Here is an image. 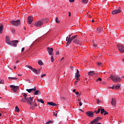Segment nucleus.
Here are the masks:
<instances>
[{
    "instance_id": "nucleus-46",
    "label": "nucleus",
    "mask_w": 124,
    "mask_h": 124,
    "mask_svg": "<svg viewBox=\"0 0 124 124\" xmlns=\"http://www.w3.org/2000/svg\"><path fill=\"white\" fill-rule=\"evenodd\" d=\"M82 105H83V103H82V102L80 101L79 103V106H82Z\"/></svg>"
},
{
    "instance_id": "nucleus-18",
    "label": "nucleus",
    "mask_w": 124,
    "mask_h": 124,
    "mask_svg": "<svg viewBox=\"0 0 124 124\" xmlns=\"http://www.w3.org/2000/svg\"><path fill=\"white\" fill-rule=\"evenodd\" d=\"M33 94L35 95H40V94H41V92L39 90H35L34 93H33Z\"/></svg>"
},
{
    "instance_id": "nucleus-25",
    "label": "nucleus",
    "mask_w": 124,
    "mask_h": 124,
    "mask_svg": "<svg viewBox=\"0 0 124 124\" xmlns=\"http://www.w3.org/2000/svg\"><path fill=\"white\" fill-rule=\"evenodd\" d=\"M15 111L16 112H20V109H19V108H18V106L16 107Z\"/></svg>"
},
{
    "instance_id": "nucleus-9",
    "label": "nucleus",
    "mask_w": 124,
    "mask_h": 124,
    "mask_svg": "<svg viewBox=\"0 0 124 124\" xmlns=\"http://www.w3.org/2000/svg\"><path fill=\"white\" fill-rule=\"evenodd\" d=\"M54 51V48L52 47H47V52L50 56L53 55V52Z\"/></svg>"
},
{
    "instance_id": "nucleus-63",
    "label": "nucleus",
    "mask_w": 124,
    "mask_h": 124,
    "mask_svg": "<svg viewBox=\"0 0 124 124\" xmlns=\"http://www.w3.org/2000/svg\"><path fill=\"white\" fill-rule=\"evenodd\" d=\"M79 111H81V112H84V111H83V110H82V109H79Z\"/></svg>"
},
{
    "instance_id": "nucleus-43",
    "label": "nucleus",
    "mask_w": 124,
    "mask_h": 124,
    "mask_svg": "<svg viewBox=\"0 0 124 124\" xmlns=\"http://www.w3.org/2000/svg\"><path fill=\"white\" fill-rule=\"evenodd\" d=\"M45 76H46V74H43L41 76V78H43V77H45Z\"/></svg>"
},
{
    "instance_id": "nucleus-6",
    "label": "nucleus",
    "mask_w": 124,
    "mask_h": 124,
    "mask_svg": "<svg viewBox=\"0 0 124 124\" xmlns=\"http://www.w3.org/2000/svg\"><path fill=\"white\" fill-rule=\"evenodd\" d=\"M10 87L14 93H16L17 91L19 90V86H18L10 85Z\"/></svg>"
},
{
    "instance_id": "nucleus-7",
    "label": "nucleus",
    "mask_w": 124,
    "mask_h": 124,
    "mask_svg": "<svg viewBox=\"0 0 124 124\" xmlns=\"http://www.w3.org/2000/svg\"><path fill=\"white\" fill-rule=\"evenodd\" d=\"M78 35H74V36H72L70 39H68L67 40V38H68V37H66V41H68V43H71V42L72 41V40H74V39L75 38H76V37H77Z\"/></svg>"
},
{
    "instance_id": "nucleus-52",
    "label": "nucleus",
    "mask_w": 124,
    "mask_h": 124,
    "mask_svg": "<svg viewBox=\"0 0 124 124\" xmlns=\"http://www.w3.org/2000/svg\"><path fill=\"white\" fill-rule=\"evenodd\" d=\"M53 115H54V116H57V113H56V112H53Z\"/></svg>"
},
{
    "instance_id": "nucleus-13",
    "label": "nucleus",
    "mask_w": 124,
    "mask_h": 124,
    "mask_svg": "<svg viewBox=\"0 0 124 124\" xmlns=\"http://www.w3.org/2000/svg\"><path fill=\"white\" fill-rule=\"evenodd\" d=\"M86 114L88 117H90V118H93V111H87Z\"/></svg>"
},
{
    "instance_id": "nucleus-1",
    "label": "nucleus",
    "mask_w": 124,
    "mask_h": 124,
    "mask_svg": "<svg viewBox=\"0 0 124 124\" xmlns=\"http://www.w3.org/2000/svg\"><path fill=\"white\" fill-rule=\"evenodd\" d=\"M6 42L8 44L11 45V46H13L14 47H17V43L19 42L18 40L12 41V42L9 41V37L7 36H6Z\"/></svg>"
},
{
    "instance_id": "nucleus-11",
    "label": "nucleus",
    "mask_w": 124,
    "mask_h": 124,
    "mask_svg": "<svg viewBox=\"0 0 124 124\" xmlns=\"http://www.w3.org/2000/svg\"><path fill=\"white\" fill-rule=\"evenodd\" d=\"M32 22H33V17H32V16H29L28 18V24L31 25V23H32Z\"/></svg>"
},
{
    "instance_id": "nucleus-8",
    "label": "nucleus",
    "mask_w": 124,
    "mask_h": 124,
    "mask_svg": "<svg viewBox=\"0 0 124 124\" xmlns=\"http://www.w3.org/2000/svg\"><path fill=\"white\" fill-rule=\"evenodd\" d=\"M121 8H119L118 9L114 10L112 12V14L113 15H116V14H118V13H121Z\"/></svg>"
},
{
    "instance_id": "nucleus-21",
    "label": "nucleus",
    "mask_w": 124,
    "mask_h": 124,
    "mask_svg": "<svg viewBox=\"0 0 124 124\" xmlns=\"http://www.w3.org/2000/svg\"><path fill=\"white\" fill-rule=\"evenodd\" d=\"M3 30V25H0V33H2V31Z\"/></svg>"
},
{
    "instance_id": "nucleus-49",
    "label": "nucleus",
    "mask_w": 124,
    "mask_h": 124,
    "mask_svg": "<svg viewBox=\"0 0 124 124\" xmlns=\"http://www.w3.org/2000/svg\"><path fill=\"white\" fill-rule=\"evenodd\" d=\"M77 83H78V81L76 80L75 83H74V85H75V86H76V85H77Z\"/></svg>"
},
{
    "instance_id": "nucleus-56",
    "label": "nucleus",
    "mask_w": 124,
    "mask_h": 124,
    "mask_svg": "<svg viewBox=\"0 0 124 124\" xmlns=\"http://www.w3.org/2000/svg\"><path fill=\"white\" fill-rule=\"evenodd\" d=\"M69 17H71V13L70 12H69Z\"/></svg>"
},
{
    "instance_id": "nucleus-48",
    "label": "nucleus",
    "mask_w": 124,
    "mask_h": 124,
    "mask_svg": "<svg viewBox=\"0 0 124 124\" xmlns=\"http://www.w3.org/2000/svg\"><path fill=\"white\" fill-rule=\"evenodd\" d=\"M12 32H13V33H15V30L12 29Z\"/></svg>"
},
{
    "instance_id": "nucleus-26",
    "label": "nucleus",
    "mask_w": 124,
    "mask_h": 124,
    "mask_svg": "<svg viewBox=\"0 0 124 124\" xmlns=\"http://www.w3.org/2000/svg\"><path fill=\"white\" fill-rule=\"evenodd\" d=\"M38 64H39V65H43V62H42L41 60H39Z\"/></svg>"
},
{
    "instance_id": "nucleus-54",
    "label": "nucleus",
    "mask_w": 124,
    "mask_h": 124,
    "mask_svg": "<svg viewBox=\"0 0 124 124\" xmlns=\"http://www.w3.org/2000/svg\"><path fill=\"white\" fill-rule=\"evenodd\" d=\"M79 70L78 69H77V72L76 73H77V74H79Z\"/></svg>"
},
{
    "instance_id": "nucleus-37",
    "label": "nucleus",
    "mask_w": 124,
    "mask_h": 124,
    "mask_svg": "<svg viewBox=\"0 0 124 124\" xmlns=\"http://www.w3.org/2000/svg\"><path fill=\"white\" fill-rule=\"evenodd\" d=\"M97 32H98V33L101 32V30L99 28L97 29Z\"/></svg>"
},
{
    "instance_id": "nucleus-51",
    "label": "nucleus",
    "mask_w": 124,
    "mask_h": 124,
    "mask_svg": "<svg viewBox=\"0 0 124 124\" xmlns=\"http://www.w3.org/2000/svg\"><path fill=\"white\" fill-rule=\"evenodd\" d=\"M24 51H25V47H23L22 49H21V52H23Z\"/></svg>"
},
{
    "instance_id": "nucleus-50",
    "label": "nucleus",
    "mask_w": 124,
    "mask_h": 124,
    "mask_svg": "<svg viewBox=\"0 0 124 124\" xmlns=\"http://www.w3.org/2000/svg\"><path fill=\"white\" fill-rule=\"evenodd\" d=\"M100 102V100L97 99V104H98V103H99Z\"/></svg>"
},
{
    "instance_id": "nucleus-40",
    "label": "nucleus",
    "mask_w": 124,
    "mask_h": 124,
    "mask_svg": "<svg viewBox=\"0 0 124 124\" xmlns=\"http://www.w3.org/2000/svg\"><path fill=\"white\" fill-rule=\"evenodd\" d=\"M93 47L94 48H96V47H97V45L95 44H93Z\"/></svg>"
},
{
    "instance_id": "nucleus-12",
    "label": "nucleus",
    "mask_w": 124,
    "mask_h": 124,
    "mask_svg": "<svg viewBox=\"0 0 124 124\" xmlns=\"http://www.w3.org/2000/svg\"><path fill=\"white\" fill-rule=\"evenodd\" d=\"M118 47L121 53L124 52V46H123L118 45Z\"/></svg>"
},
{
    "instance_id": "nucleus-32",
    "label": "nucleus",
    "mask_w": 124,
    "mask_h": 124,
    "mask_svg": "<svg viewBox=\"0 0 124 124\" xmlns=\"http://www.w3.org/2000/svg\"><path fill=\"white\" fill-rule=\"evenodd\" d=\"M55 21L57 24H59V23H60V20H59V18L56 17L55 19Z\"/></svg>"
},
{
    "instance_id": "nucleus-61",
    "label": "nucleus",
    "mask_w": 124,
    "mask_h": 124,
    "mask_svg": "<svg viewBox=\"0 0 124 124\" xmlns=\"http://www.w3.org/2000/svg\"><path fill=\"white\" fill-rule=\"evenodd\" d=\"M71 43H68V41H67V43L66 44V45H69Z\"/></svg>"
},
{
    "instance_id": "nucleus-55",
    "label": "nucleus",
    "mask_w": 124,
    "mask_h": 124,
    "mask_svg": "<svg viewBox=\"0 0 124 124\" xmlns=\"http://www.w3.org/2000/svg\"><path fill=\"white\" fill-rule=\"evenodd\" d=\"M111 88L112 89V90H114V89H115V86H112Z\"/></svg>"
},
{
    "instance_id": "nucleus-23",
    "label": "nucleus",
    "mask_w": 124,
    "mask_h": 124,
    "mask_svg": "<svg viewBox=\"0 0 124 124\" xmlns=\"http://www.w3.org/2000/svg\"><path fill=\"white\" fill-rule=\"evenodd\" d=\"M37 100L38 101V102H41V103H44V101H43V100L42 99H37Z\"/></svg>"
},
{
    "instance_id": "nucleus-16",
    "label": "nucleus",
    "mask_w": 124,
    "mask_h": 124,
    "mask_svg": "<svg viewBox=\"0 0 124 124\" xmlns=\"http://www.w3.org/2000/svg\"><path fill=\"white\" fill-rule=\"evenodd\" d=\"M73 42L74 43H75V44H80V39L77 38L73 40Z\"/></svg>"
},
{
    "instance_id": "nucleus-60",
    "label": "nucleus",
    "mask_w": 124,
    "mask_h": 124,
    "mask_svg": "<svg viewBox=\"0 0 124 124\" xmlns=\"http://www.w3.org/2000/svg\"><path fill=\"white\" fill-rule=\"evenodd\" d=\"M76 94H79L78 92H76Z\"/></svg>"
},
{
    "instance_id": "nucleus-31",
    "label": "nucleus",
    "mask_w": 124,
    "mask_h": 124,
    "mask_svg": "<svg viewBox=\"0 0 124 124\" xmlns=\"http://www.w3.org/2000/svg\"><path fill=\"white\" fill-rule=\"evenodd\" d=\"M100 112V109L99 108L98 109V111L94 110V113H95V114H99Z\"/></svg>"
},
{
    "instance_id": "nucleus-41",
    "label": "nucleus",
    "mask_w": 124,
    "mask_h": 124,
    "mask_svg": "<svg viewBox=\"0 0 124 124\" xmlns=\"http://www.w3.org/2000/svg\"><path fill=\"white\" fill-rule=\"evenodd\" d=\"M97 65H98L99 66H101V65H102V63L98 62H97Z\"/></svg>"
},
{
    "instance_id": "nucleus-14",
    "label": "nucleus",
    "mask_w": 124,
    "mask_h": 124,
    "mask_svg": "<svg viewBox=\"0 0 124 124\" xmlns=\"http://www.w3.org/2000/svg\"><path fill=\"white\" fill-rule=\"evenodd\" d=\"M27 92H29V93H31V92L36 91V87H34L33 88L30 89H26Z\"/></svg>"
},
{
    "instance_id": "nucleus-17",
    "label": "nucleus",
    "mask_w": 124,
    "mask_h": 124,
    "mask_svg": "<svg viewBox=\"0 0 124 124\" xmlns=\"http://www.w3.org/2000/svg\"><path fill=\"white\" fill-rule=\"evenodd\" d=\"M47 104L49 105V106H57V104L53 102H48Z\"/></svg>"
},
{
    "instance_id": "nucleus-39",
    "label": "nucleus",
    "mask_w": 124,
    "mask_h": 124,
    "mask_svg": "<svg viewBox=\"0 0 124 124\" xmlns=\"http://www.w3.org/2000/svg\"><path fill=\"white\" fill-rule=\"evenodd\" d=\"M32 104L34 106H35V107H37V104H36V103L34 101L32 103Z\"/></svg>"
},
{
    "instance_id": "nucleus-45",
    "label": "nucleus",
    "mask_w": 124,
    "mask_h": 124,
    "mask_svg": "<svg viewBox=\"0 0 124 124\" xmlns=\"http://www.w3.org/2000/svg\"><path fill=\"white\" fill-rule=\"evenodd\" d=\"M30 108L32 110H34V106H31V107H30Z\"/></svg>"
},
{
    "instance_id": "nucleus-53",
    "label": "nucleus",
    "mask_w": 124,
    "mask_h": 124,
    "mask_svg": "<svg viewBox=\"0 0 124 124\" xmlns=\"http://www.w3.org/2000/svg\"><path fill=\"white\" fill-rule=\"evenodd\" d=\"M69 1H70V2H74V0H69Z\"/></svg>"
},
{
    "instance_id": "nucleus-58",
    "label": "nucleus",
    "mask_w": 124,
    "mask_h": 124,
    "mask_svg": "<svg viewBox=\"0 0 124 124\" xmlns=\"http://www.w3.org/2000/svg\"><path fill=\"white\" fill-rule=\"evenodd\" d=\"M73 93H76V89H74V90H73Z\"/></svg>"
},
{
    "instance_id": "nucleus-19",
    "label": "nucleus",
    "mask_w": 124,
    "mask_h": 124,
    "mask_svg": "<svg viewBox=\"0 0 124 124\" xmlns=\"http://www.w3.org/2000/svg\"><path fill=\"white\" fill-rule=\"evenodd\" d=\"M101 119H102V118H101L100 117H97V118L94 119V120L95 122V123H98V122L100 120H101Z\"/></svg>"
},
{
    "instance_id": "nucleus-36",
    "label": "nucleus",
    "mask_w": 124,
    "mask_h": 124,
    "mask_svg": "<svg viewBox=\"0 0 124 124\" xmlns=\"http://www.w3.org/2000/svg\"><path fill=\"white\" fill-rule=\"evenodd\" d=\"M82 2H83V3H88V0H82Z\"/></svg>"
},
{
    "instance_id": "nucleus-22",
    "label": "nucleus",
    "mask_w": 124,
    "mask_h": 124,
    "mask_svg": "<svg viewBox=\"0 0 124 124\" xmlns=\"http://www.w3.org/2000/svg\"><path fill=\"white\" fill-rule=\"evenodd\" d=\"M23 96H24V98L26 99L28 98V94L26 93H22Z\"/></svg>"
},
{
    "instance_id": "nucleus-59",
    "label": "nucleus",
    "mask_w": 124,
    "mask_h": 124,
    "mask_svg": "<svg viewBox=\"0 0 124 124\" xmlns=\"http://www.w3.org/2000/svg\"><path fill=\"white\" fill-rule=\"evenodd\" d=\"M77 81H78V80H79V78H77V77H75Z\"/></svg>"
},
{
    "instance_id": "nucleus-29",
    "label": "nucleus",
    "mask_w": 124,
    "mask_h": 124,
    "mask_svg": "<svg viewBox=\"0 0 124 124\" xmlns=\"http://www.w3.org/2000/svg\"><path fill=\"white\" fill-rule=\"evenodd\" d=\"M104 112H105V109H104V108H102L101 109V114L102 115H103V114L104 113Z\"/></svg>"
},
{
    "instance_id": "nucleus-30",
    "label": "nucleus",
    "mask_w": 124,
    "mask_h": 124,
    "mask_svg": "<svg viewBox=\"0 0 124 124\" xmlns=\"http://www.w3.org/2000/svg\"><path fill=\"white\" fill-rule=\"evenodd\" d=\"M21 102H27V100H26V99L25 98H22L21 99Z\"/></svg>"
},
{
    "instance_id": "nucleus-64",
    "label": "nucleus",
    "mask_w": 124,
    "mask_h": 124,
    "mask_svg": "<svg viewBox=\"0 0 124 124\" xmlns=\"http://www.w3.org/2000/svg\"><path fill=\"white\" fill-rule=\"evenodd\" d=\"M70 37H71V35H69L68 39H70V38H71Z\"/></svg>"
},
{
    "instance_id": "nucleus-35",
    "label": "nucleus",
    "mask_w": 124,
    "mask_h": 124,
    "mask_svg": "<svg viewBox=\"0 0 124 124\" xmlns=\"http://www.w3.org/2000/svg\"><path fill=\"white\" fill-rule=\"evenodd\" d=\"M98 81H102V79L100 78H98V79H96V82H98Z\"/></svg>"
},
{
    "instance_id": "nucleus-28",
    "label": "nucleus",
    "mask_w": 124,
    "mask_h": 124,
    "mask_svg": "<svg viewBox=\"0 0 124 124\" xmlns=\"http://www.w3.org/2000/svg\"><path fill=\"white\" fill-rule=\"evenodd\" d=\"M8 79H11L12 80H17V78L16 77H9Z\"/></svg>"
},
{
    "instance_id": "nucleus-27",
    "label": "nucleus",
    "mask_w": 124,
    "mask_h": 124,
    "mask_svg": "<svg viewBox=\"0 0 124 124\" xmlns=\"http://www.w3.org/2000/svg\"><path fill=\"white\" fill-rule=\"evenodd\" d=\"M26 67H27L28 68H29V69H31V70H32L33 69V68H32L31 66H30L29 65H27Z\"/></svg>"
},
{
    "instance_id": "nucleus-24",
    "label": "nucleus",
    "mask_w": 124,
    "mask_h": 124,
    "mask_svg": "<svg viewBox=\"0 0 124 124\" xmlns=\"http://www.w3.org/2000/svg\"><path fill=\"white\" fill-rule=\"evenodd\" d=\"M121 88V84H118L115 86V90H117L118 89H120Z\"/></svg>"
},
{
    "instance_id": "nucleus-5",
    "label": "nucleus",
    "mask_w": 124,
    "mask_h": 124,
    "mask_svg": "<svg viewBox=\"0 0 124 124\" xmlns=\"http://www.w3.org/2000/svg\"><path fill=\"white\" fill-rule=\"evenodd\" d=\"M26 100V102L27 103H28V104H29V105H31L32 106V101H33V98H31V97H29L26 98V99H25Z\"/></svg>"
},
{
    "instance_id": "nucleus-10",
    "label": "nucleus",
    "mask_w": 124,
    "mask_h": 124,
    "mask_svg": "<svg viewBox=\"0 0 124 124\" xmlns=\"http://www.w3.org/2000/svg\"><path fill=\"white\" fill-rule=\"evenodd\" d=\"M116 100L115 98H113L111 99V104L112 106V107H116Z\"/></svg>"
},
{
    "instance_id": "nucleus-33",
    "label": "nucleus",
    "mask_w": 124,
    "mask_h": 124,
    "mask_svg": "<svg viewBox=\"0 0 124 124\" xmlns=\"http://www.w3.org/2000/svg\"><path fill=\"white\" fill-rule=\"evenodd\" d=\"M51 56V61L52 62H54V56H53V55Z\"/></svg>"
},
{
    "instance_id": "nucleus-20",
    "label": "nucleus",
    "mask_w": 124,
    "mask_h": 124,
    "mask_svg": "<svg viewBox=\"0 0 124 124\" xmlns=\"http://www.w3.org/2000/svg\"><path fill=\"white\" fill-rule=\"evenodd\" d=\"M94 74L95 73L93 71H91L88 72V75H89V76H93V75H94Z\"/></svg>"
},
{
    "instance_id": "nucleus-38",
    "label": "nucleus",
    "mask_w": 124,
    "mask_h": 124,
    "mask_svg": "<svg viewBox=\"0 0 124 124\" xmlns=\"http://www.w3.org/2000/svg\"><path fill=\"white\" fill-rule=\"evenodd\" d=\"M53 124V122H52V121H49L47 122L46 123V124Z\"/></svg>"
},
{
    "instance_id": "nucleus-15",
    "label": "nucleus",
    "mask_w": 124,
    "mask_h": 124,
    "mask_svg": "<svg viewBox=\"0 0 124 124\" xmlns=\"http://www.w3.org/2000/svg\"><path fill=\"white\" fill-rule=\"evenodd\" d=\"M31 71H33V72H34L35 74H37V75L40 74V72H41L40 70H37L34 68H33L32 69Z\"/></svg>"
},
{
    "instance_id": "nucleus-3",
    "label": "nucleus",
    "mask_w": 124,
    "mask_h": 124,
    "mask_svg": "<svg viewBox=\"0 0 124 124\" xmlns=\"http://www.w3.org/2000/svg\"><path fill=\"white\" fill-rule=\"evenodd\" d=\"M109 78L113 82H120V81H122V78H120L119 76H110Z\"/></svg>"
},
{
    "instance_id": "nucleus-62",
    "label": "nucleus",
    "mask_w": 124,
    "mask_h": 124,
    "mask_svg": "<svg viewBox=\"0 0 124 124\" xmlns=\"http://www.w3.org/2000/svg\"><path fill=\"white\" fill-rule=\"evenodd\" d=\"M18 76H22V74H18Z\"/></svg>"
},
{
    "instance_id": "nucleus-4",
    "label": "nucleus",
    "mask_w": 124,
    "mask_h": 124,
    "mask_svg": "<svg viewBox=\"0 0 124 124\" xmlns=\"http://www.w3.org/2000/svg\"><path fill=\"white\" fill-rule=\"evenodd\" d=\"M10 23L12 26H14L15 27H18V26H20V25H21L20 20H12L11 21Z\"/></svg>"
},
{
    "instance_id": "nucleus-34",
    "label": "nucleus",
    "mask_w": 124,
    "mask_h": 124,
    "mask_svg": "<svg viewBox=\"0 0 124 124\" xmlns=\"http://www.w3.org/2000/svg\"><path fill=\"white\" fill-rule=\"evenodd\" d=\"M75 75V77H77V78H79V77H80V74L76 73Z\"/></svg>"
},
{
    "instance_id": "nucleus-42",
    "label": "nucleus",
    "mask_w": 124,
    "mask_h": 124,
    "mask_svg": "<svg viewBox=\"0 0 124 124\" xmlns=\"http://www.w3.org/2000/svg\"><path fill=\"white\" fill-rule=\"evenodd\" d=\"M108 113L106 111H105V112H104V116H105L106 115H108Z\"/></svg>"
},
{
    "instance_id": "nucleus-44",
    "label": "nucleus",
    "mask_w": 124,
    "mask_h": 124,
    "mask_svg": "<svg viewBox=\"0 0 124 124\" xmlns=\"http://www.w3.org/2000/svg\"><path fill=\"white\" fill-rule=\"evenodd\" d=\"M4 80L0 79V84H3Z\"/></svg>"
},
{
    "instance_id": "nucleus-47",
    "label": "nucleus",
    "mask_w": 124,
    "mask_h": 124,
    "mask_svg": "<svg viewBox=\"0 0 124 124\" xmlns=\"http://www.w3.org/2000/svg\"><path fill=\"white\" fill-rule=\"evenodd\" d=\"M94 123H95V121H94V120H93V121H91V124H93Z\"/></svg>"
},
{
    "instance_id": "nucleus-2",
    "label": "nucleus",
    "mask_w": 124,
    "mask_h": 124,
    "mask_svg": "<svg viewBox=\"0 0 124 124\" xmlns=\"http://www.w3.org/2000/svg\"><path fill=\"white\" fill-rule=\"evenodd\" d=\"M44 21H45V18H43L41 20L35 22L34 23L35 27L40 28V27L43 25V22H44Z\"/></svg>"
},
{
    "instance_id": "nucleus-57",
    "label": "nucleus",
    "mask_w": 124,
    "mask_h": 124,
    "mask_svg": "<svg viewBox=\"0 0 124 124\" xmlns=\"http://www.w3.org/2000/svg\"><path fill=\"white\" fill-rule=\"evenodd\" d=\"M55 54H56V55H59L60 54V52H56Z\"/></svg>"
}]
</instances>
